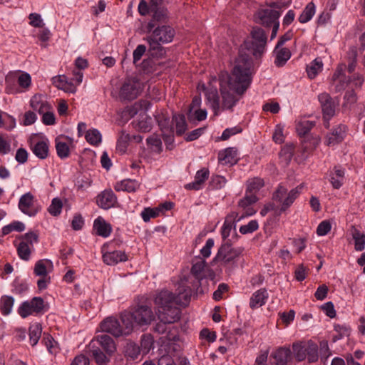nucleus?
<instances>
[{
	"label": "nucleus",
	"instance_id": "obj_1",
	"mask_svg": "<svg viewBox=\"0 0 365 365\" xmlns=\"http://www.w3.org/2000/svg\"><path fill=\"white\" fill-rule=\"evenodd\" d=\"M250 63L240 58L235 61L232 76L227 72L221 73L219 76L220 90L222 97L220 112L229 110L239 101L237 96H242L249 88L252 81V72H250Z\"/></svg>",
	"mask_w": 365,
	"mask_h": 365
},
{
	"label": "nucleus",
	"instance_id": "obj_2",
	"mask_svg": "<svg viewBox=\"0 0 365 365\" xmlns=\"http://www.w3.org/2000/svg\"><path fill=\"white\" fill-rule=\"evenodd\" d=\"M250 34L251 39L245 40L241 45L239 56L235 61H237L240 58L246 60L250 64V72H252L253 62L250 54L255 58L260 57L265 51L267 37L264 31L259 27H254Z\"/></svg>",
	"mask_w": 365,
	"mask_h": 365
},
{
	"label": "nucleus",
	"instance_id": "obj_3",
	"mask_svg": "<svg viewBox=\"0 0 365 365\" xmlns=\"http://www.w3.org/2000/svg\"><path fill=\"white\" fill-rule=\"evenodd\" d=\"M175 35L173 28L170 26H160L156 27L153 32L143 38L149 46L148 51L152 56H163L164 48L161 46L170 43Z\"/></svg>",
	"mask_w": 365,
	"mask_h": 365
},
{
	"label": "nucleus",
	"instance_id": "obj_4",
	"mask_svg": "<svg viewBox=\"0 0 365 365\" xmlns=\"http://www.w3.org/2000/svg\"><path fill=\"white\" fill-rule=\"evenodd\" d=\"M192 289L189 287L182 286L178 294H173L168 290H162L155 298V304L158 310L168 308L170 305L186 306L191 297Z\"/></svg>",
	"mask_w": 365,
	"mask_h": 365
},
{
	"label": "nucleus",
	"instance_id": "obj_5",
	"mask_svg": "<svg viewBox=\"0 0 365 365\" xmlns=\"http://www.w3.org/2000/svg\"><path fill=\"white\" fill-rule=\"evenodd\" d=\"M303 188L301 184L288 191L284 185H279L272 194V203L276 207V213L280 215L285 212L299 196Z\"/></svg>",
	"mask_w": 365,
	"mask_h": 365
},
{
	"label": "nucleus",
	"instance_id": "obj_6",
	"mask_svg": "<svg viewBox=\"0 0 365 365\" xmlns=\"http://www.w3.org/2000/svg\"><path fill=\"white\" fill-rule=\"evenodd\" d=\"M242 252V248L232 247L230 240H227L218 249L217 253L213 259V262L220 263L222 266L235 265Z\"/></svg>",
	"mask_w": 365,
	"mask_h": 365
},
{
	"label": "nucleus",
	"instance_id": "obj_7",
	"mask_svg": "<svg viewBox=\"0 0 365 365\" xmlns=\"http://www.w3.org/2000/svg\"><path fill=\"white\" fill-rule=\"evenodd\" d=\"M135 323L138 326H147L154 321L155 317L150 306L138 304L132 312Z\"/></svg>",
	"mask_w": 365,
	"mask_h": 365
},
{
	"label": "nucleus",
	"instance_id": "obj_8",
	"mask_svg": "<svg viewBox=\"0 0 365 365\" xmlns=\"http://www.w3.org/2000/svg\"><path fill=\"white\" fill-rule=\"evenodd\" d=\"M141 91L139 81L132 78L125 81L120 90V97L123 100L131 101L136 98Z\"/></svg>",
	"mask_w": 365,
	"mask_h": 365
},
{
	"label": "nucleus",
	"instance_id": "obj_9",
	"mask_svg": "<svg viewBox=\"0 0 365 365\" xmlns=\"http://www.w3.org/2000/svg\"><path fill=\"white\" fill-rule=\"evenodd\" d=\"M19 208L24 214L32 217L37 214L40 207L36 203L34 196L30 192L24 194L19 199Z\"/></svg>",
	"mask_w": 365,
	"mask_h": 365
},
{
	"label": "nucleus",
	"instance_id": "obj_10",
	"mask_svg": "<svg viewBox=\"0 0 365 365\" xmlns=\"http://www.w3.org/2000/svg\"><path fill=\"white\" fill-rule=\"evenodd\" d=\"M280 16L279 11L271 9L259 10L256 14V22L264 26H270L278 21Z\"/></svg>",
	"mask_w": 365,
	"mask_h": 365
},
{
	"label": "nucleus",
	"instance_id": "obj_11",
	"mask_svg": "<svg viewBox=\"0 0 365 365\" xmlns=\"http://www.w3.org/2000/svg\"><path fill=\"white\" fill-rule=\"evenodd\" d=\"M347 127L339 124L334 127L326 136L325 144L327 146H334L342 142L346 136Z\"/></svg>",
	"mask_w": 365,
	"mask_h": 365
},
{
	"label": "nucleus",
	"instance_id": "obj_12",
	"mask_svg": "<svg viewBox=\"0 0 365 365\" xmlns=\"http://www.w3.org/2000/svg\"><path fill=\"white\" fill-rule=\"evenodd\" d=\"M101 330L103 332L109 333L115 337L123 336L121 324L115 317H108L101 324Z\"/></svg>",
	"mask_w": 365,
	"mask_h": 365
},
{
	"label": "nucleus",
	"instance_id": "obj_13",
	"mask_svg": "<svg viewBox=\"0 0 365 365\" xmlns=\"http://www.w3.org/2000/svg\"><path fill=\"white\" fill-rule=\"evenodd\" d=\"M158 319L168 324H173L180 319V309L177 305H170L168 308L158 310Z\"/></svg>",
	"mask_w": 365,
	"mask_h": 365
},
{
	"label": "nucleus",
	"instance_id": "obj_14",
	"mask_svg": "<svg viewBox=\"0 0 365 365\" xmlns=\"http://www.w3.org/2000/svg\"><path fill=\"white\" fill-rule=\"evenodd\" d=\"M102 253L103 261L108 265H115L118 262L128 260V256L125 252L120 250L107 252L105 245L102 247Z\"/></svg>",
	"mask_w": 365,
	"mask_h": 365
},
{
	"label": "nucleus",
	"instance_id": "obj_15",
	"mask_svg": "<svg viewBox=\"0 0 365 365\" xmlns=\"http://www.w3.org/2000/svg\"><path fill=\"white\" fill-rule=\"evenodd\" d=\"M96 202L101 208L108 210L115 207L117 197L111 190H106L97 196Z\"/></svg>",
	"mask_w": 365,
	"mask_h": 365
},
{
	"label": "nucleus",
	"instance_id": "obj_16",
	"mask_svg": "<svg viewBox=\"0 0 365 365\" xmlns=\"http://www.w3.org/2000/svg\"><path fill=\"white\" fill-rule=\"evenodd\" d=\"M318 98L321 104L324 118L329 120L335 113V105L332 98L327 93L319 94Z\"/></svg>",
	"mask_w": 365,
	"mask_h": 365
},
{
	"label": "nucleus",
	"instance_id": "obj_17",
	"mask_svg": "<svg viewBox=\"0 0 365 365\" xmlns=\"http://www.w3.org/2000/svg\"><path fill=\"white\" fill-rule=\"evenodd\" d=\"M198 89H202L205 91V96L213 110L215 115H218L220 113V98L216 88H206L205 86L202 84L201 86H198Z\"/></svg>",
	"mask_w": 365,
	"mask_h": 365
},
{
	"label": "nucleus",
	"instance_id": "obj_18",
	"mask_svg": "<svg viewBox=\"0 0 365 365\" xmlns=\"http://www.w3.org/2000/svg\"><path fill=\"white\" fill-rule=\"evenodd\" d=\"M93 341H95L96 345L98 344L101 346L108 356L113 355L116 351V346L113 339L107 334L99 335Z\"/></svg>",
	"mask_w": 365,
	"mask_h": 365
},
{
	"label": "nucleus",
	"instance_id": "obj_19",
	"mask_svg": "<svg viewBox=\"0 0 365 365\" xmlns=\"http://www.w3.org/2000/svg\"><path fill=\"white\" fill-rule=\"evenodd\" d=\"M210 175L207 168H202L198 170L195 176V180L185 185L187 190H199L202 188L204 182L208 179Z\"/></svg>",
	"mask_w": 365,
	"mask_h": 365
},
{
	"label": "nucleus",
	"instance_id": "obj_20",
	"mask_svg": "<svg viewBox=\"0 0 365 365\" xmlns=\"http://www.w3.org/2000/svg\"><path fill=\"white\" fill-rule=\"evenodd\" d=\"M155 120L158 123L161 130L163 131V138L165 141H173V128L170 125L169 118L165 116L163 114H158L155 115Z\"/></svg>",
	"mask_w": 365,
	"mask_h": 365
},
{
	"label": "nucleus",
	"instance_id": "obj_21",
	"mask_svg": "<svg viewBox=\"0 0 365 365\" xmlns=\"http://www.w3.org/2000/svg\"><path fill=\"white\" fill-rule=\"evenodd\" d=\"M270 357L274 359L277 365H287L292 359V351L289 347H279L272 352Z\"/></svg>",
	"mask_w": 365,
	"mask_h": 365
},
{
	"label": "nucleus",
	"instance_id": "obj_22",
	"mask_svg": "<svg viewBox=\"0 0 365 365\" xmlns=\"http://www.w3.org/2000/svg\"><path fill=\"white\" fill-rule=\"evenodd\" d=\"M238 153L236 148H227L218 154V160L223 164L234 165L238 161Z\"/></svg>",
	"mask_w": 365,
	"mask_h": 365
},
{
	"label": "nucleus",
	"instance_id": "obj_23",
	"mask_svg": "<svg viewBox=\"0 0 365 365\" xmlns=\"http://www.w3.org/2000/svg\"><path fill=\"white\" fill-rule=\"evenodd\" d=\"M31 150L38 158L41 160L46 159L48 156L49 153L48 142L47 140L32 142Z\"/></svg>",
	"mask_w": 365,
	"mask_h": 365
},
{
	"label": "nucleus",
	"instance_id": "obj_24",
	"mask_svg": "<svg viewBox=\"0 0 365 365\" xmlns=\"http://www.w3.org/2000/svg\"><path fill=\"white\" fill-rule=\"evenodd\" d=\"M89 351L98 365H108L110 361V356L103 353L100 348L95 344L94 341H91L89 344Z\"/></svg>",
	"mask_w": 365,
	"mask_h": 365
},
{
	"label": "nucleus",
	"instance_id": "obj_25",
	"mask_svg": "<svg viewBox=\"0 0 365 365\" xmlns=\"http://www.w3.org/2000/svg\"><path fill=\"white\" fill-rule=\"evenodd\" d=\"M268 298V294L267 289L263 288L255 292L250 301V307L252 309L262 307L266 302Z\"/></svg>",
	"mask_w": 365,
	"mask_h": 365
},
{
	"label": "nucleus",
	"instance_id": "obj_26",
	"mask_svg": "<svg viewBox=\"0 0 365 365\" xmlns=\"http://www.w3.org/2000/svg\"><path fill=\"white\" fill-rule=\"evenodd\" d=\"M93 229L98 235L107 237L111 233V227L101 217L96 218L93 223Z\"/></svg>",
	"mask_w": 365,
	"mask_h": 365
},
{
	"label": "nucleus",
	"instance_id": "obj_27",
	"mask_svg": "<svg viewBox=\"0 0 365 365\" xmlns=\"http://www.w3.org/2000/svg\"><path fill=\"white\" fill-rule=\"evenodd\" d=\"M140 187V183L135 180L125 179L117 182L114 188L116 191L135 192Z\"/></svg>",
	"mask_w": 365,
	"mask_h": 365
},
{
	"label": "nucleus",
	"instance_id": "obj_28",
	"mask_svg": "<svg viewBox=\"0 0 365 365\" xmlns=\"http://www.w3.org/2000/svg\"><path fill=\"white\" fill-rule=\"evenodd\" d=\"M119 321L121 324L123 334H130L133 329V324L135 323L132 312L121 314Z\"/></svg>",
	"mask_w": 365,
	"mask_h": 365
},
{
	"label": "nucleus",
	"instance_id": "obj_29",
	"mask_svg": "<svg viewBox=\"0 0 365 365\" xmlns=\"http://www.w3.org/2000/svg\"><path fill=\"white\" fill-rule=\"evenodd\" d=\"M274 53L276 56L274 63L278 67L283 66L291 57V52L287 48L277 49L276 46Z\"/></svg>",
	"mask_w": 365,
	"mask_h": 365
},
{
	"label": "nucleus",
	"instance_id": "obj_30",
	"mask_svg": "<svg viewBox=\"0 0 365 365\" xmlns=\"http://www.w3.org/2000/svg\"><path fill=\"white\" fill-rule=\"evenodd\" d=\"M237 217V213L235 212L230 213L226 217L221 230V235L224 240H226V239L230 236Z\"/></svg>",
	"mask_w": 365,
	"mask_h": 365
},
{
	"label": "nucleus",
	"instance_id": "obj_31",
	"mask_svg": "<svg viewBox=\"0 0 365 365\" xmlns=\"http://www.w3.org/2000/svg\"><path fill=\"white\" fill-rule=\"evenodd\" d=\"M344 178V170L340 168L335 167L334 173L330 175V182L333 187L339 189L343 185V180Z\"/></svg>",
	"mask_w": 365,
	"mask_h": 365
},
{
	"label": "nucleus",
	"instance_id": "obj_32",
	"mask_svg": "<svg viewBox=\"0 0 365 365\" xmlns=\"http://www.w3.org/2000/svg\"><path fill=\"white\" fill-rule=\"evenodd\" d=\"M205 265V261L202 258H199L192 266L191 273L198 280V282L204 277L203 271Z\"/></svg>",
	"mask_w": 365,
	"mask_h": 365
},
{
	"label": "nucleus",
	"instance_id": "obj_33",
	"mask_svg": "<svg viewBox=\"0 0 365 365\" xmlns=\"http://www.w3.org/2000/svg\"><path fill=\"white\" fill-rule=\"evenodd\" d=\"M292 349L294 357L298 361H302L307 358V343H294Z\"/></svg>",
	"mask_w": 365,
	"mask_h": 365
},
{
	"label": "nucleus",
	"instance_id": "obj_34",
	"mask_svg": "<svg viewBox=\"0 0 365 365\" xmlns=\"http://www.w3.org/2000/svg\"><path fill=\"white\" fill-rule=\"evenodd\" d=\"M307 357L309 363L317 361L319 359L318 346L316 343L309 340L307 342Z\"/></svg>",
	"mask_w": 365,
	"mask_h": 365
},
{
	"label": "nucleus",
	"instance_id": "obj_35",
	"mask_svg": "<svg viewBox=\"0 0 365 365\" xmlns=\"http://www.w3.org/2000/svg\"><path fill=\"white\" fill-rule=\"evenodd\" d=\"M315 14V5L313 2H309L304 9L299 17V21L305 24L310 21Z\"/></svg>",
	"mask_w": 365,
	"mask_h": 365
},
{
	"label": "nucleus",
	"instance_id": "obj_36",
	"mask_svg": "<svg viewBox=\"0 0 365 365\" xmlns=\"http://www.w3.org/2000/svg\"><path fill=\"white\" fill-rule=\"evenodd\" d=\"M41 325L38 323L34 324L29 327V341L31 346H35L41 336Z\"/></svg>",
	"mask_w": 365,
	"mask_h": 365
},
{
	"label": "nucleus",
	"instance_id": "obj_37",
	"mask_svg": "<svg viewBox=\"0 0 365 365\" xmlns=\"http://www.w3.org/2000/svg\"><path fill=\"white\" fill-rule=\"evenodd\" d=\"M48 264H51V262L48 259H40L37 261L34 269V274L39 277H47V265Z\"/></svg>",
	"mask_w": 365,
	"mask_h": 365
},
{
	"label": "nucleus",
	"instance_id": "obj_38",
	"mask_svg": "<svg viewBox=\"0 0 365 365\" xmlns=\"http://www.w3.org/2000/svg\"><path fill=\"white\" fill-rule=\"evenodd\" d=\"M140 353V346L133 341H129L125 346V354L126 356L135 359Z\"/></svg>",
	"mask_w": 365,
	"mask_h": 365
},
{
	"label": "nucleus",
	"instance_id": "obj_39",
	"mask_svg": "<svg viewBox=\"0 0 365 365\" xmlns=\"http://www.w3.org/2000/svg\"><path fill=\"white\" fill-rule=\"evenodd\" d=\"M323 63L321 60L314 59L307 67V72L309 78L312 79L316 77L319 71L322 68Z\"/></svg>",
	"mask_w": 365,
	"mask_h": 365
},
{
	"label": "nucleus",
	"instance_id": "obj_40",
	"mask_svg": "<svg viewBox=\"0 0 365 365\" xmlns=\"http://www.w3.org/2000/svg\"><path fill=\"white\" fill-rule=\"evenodd\" d=\"M315 123L311 120H302L298 122L296 125V130L299 135L303 136L307 134L314 126Z\"/></svg>",
	"mask_w": 365,
	"mask_h": 365
},
{
	"label": "nucleus",
	"instance_id": "obj_41",
	"mask_svg": "<svg viewBox=\"0 0 365 365\" xmlns=\"http://www.w3.org/2000/svg\"><path fill=\"white\" fill-rule=\"evenodd\" d=\"M173 121L175 123L176 134L178 135H182L187 130V123L185 116L183 115H174Z\"/></svg>",
	"mask_w": 365,
	"mask_h": 365
},
{
	"label": "nucleus",
	"instance_id": "obj_42",
	"mask_svg": "<svg viewBox=\"0 0 365 365\" xmlns=\"http://www.w3.org/2000/svg\"><path fill=\"white\" fill-rule=\"evenodd\" d=\"M153 120L152 118L147 115H142L137 123V128L141 132L147 133L152 129Z\"/></svg>",
	"mask_w": 365,
	"mask_h": 365
},
{
	"label": "nucleus",
	"instance_id": "obj_43",
	"mask_svg": "<svg viewBox=\"0 0 365 365\" xmlns=\"http://www.w3.org/2000/svg\"><path fill=\"white\" fill-rule=\"evenodd\" d=\"M14 299L11 297L4 296L1 299L0 309L3 314H9L12 309Z\"/></svg>",
	"mask_w": 365,
	"mask_h": 365
},
{
	"label": "nucleus",
	"instance_id": "obj_44",
	"mask_svg": "<svg viewBox=\"0 0 365 365\" xmlns=\"http://www.w3.org/2000/svg\"><path fill=\"white\" fill-rule=\"evenodd\" d=\"M264 185L263 179L260 178H254L247 181V190L249 192L256 193L259 191Z\"/></svg>",
	"mask_w": 365,
	"mask_h": 365
},
{
	"label": "nucleus",
	"instance_id": "obj_45",
	"mask_svg": "<svg viewBox=\"0 0 365 365\" xmlns=\"http://www.w3.org/2000/svg\"><path fill=\"white\" fill-rule=\"evenodd\" d=\"M153 345V339L150 334H144L140 340V351L144 354H148Z\"/></svg>",
	"mask_w": 365,
	"mask_h": 365
},
{
	"label": "nucleus",
	"instance_id": "obj_46",
	"mask_svg": "<svg viewBox=\"0 0 365 365\" xmlns=\"http://www.w3.org/2000/svg\"><path fill=\"white\" fill-rule=\"evenodd\" d=\"M129 140L130 135L125 132H122L118 140L116 145V149L120 153L123 154L125 153Z\"/></svg>",
	"mask_w": 365,
	"mask_h": 365
},
{
	"label": "nucleus",
	"instance_id": "obj_47",
	"mask_svg": "<svg viewBox=\"0 0 365 365\" xmlns=\"http://www.w3.org/2000/svg\"><path fill=\"white\" fill-rule=\"evenodd\" d=\"M353 238L354 240L355 250L356 251H362L365 247V235L356 230L353 233Z\"/></svg>",
	"mask_w": 365,
	"mask_h": 365
},
{
	"label": "nucleus",
	"instance_id": "obj_48",
	"mask_svg": "<svg viewBox=\"0 0 365 365\" xmlns=\"http://www.w3.org/2000/svg\"><path fill=\"white\" fill-rule=\"evenodd\" d=\"M63 203L61 199L56 197L52 200L48 208V212L53 216H58L61 212Z\"/></svg>",
	"mask_w": 365,
	"mask_h": 365
},
{
	"label": "nucleus",
	"instance_id": "obj_49",
	"mask_svg": "<svg viewBox=\"0 0 365 365\" xmlns=\"http://www.w3.org/2000/svg\"><path fill=\"white\" fill-rule=\"evenodd\" d=\"M86 139L91 145H98L101 141V134L96 129L89 130L86 132Z\"/></svg>",
	"mask_w": 365,
	"mask_h": 365
},
{
	"label": "nucleus",
	"instance_id": "obj_50",
	"mask_svg": "<svg viewBox=\"0 0 365 365\" xmlns=\"http://www.w3.org/2000/svg\"><path fill=\"white\" fill-rule=\"evenodd\" d=\"M38 240V235L37 233L34 232H30L26 233L25 235L21 237V242L26 244L29 248L31 250L34 247V244L36 243Z\"/></svg>",
	"mask_w": 365,
	"mask_h": 365
},
{
	"label": "nucleus",
	"instance_id": "obj_51",
	"mask_svg": "<svg viewBox=\"0 0 365 365\" xmlns=\"http://www.w3.org/2000/svg\"><path fill=\"white\" fill-rule=\"evenodd\" d=\"M31 249L24 242H20L17 246V253L19 257L23 260H29L30 258Z\"/></svg>",
	"mask_w": 365,
	"mask_h": 365
},
{
	"label": "nucleus",
	"instance_id": "obj_52",
	"mask_svg": "<svg viewBox=\"0 0 365 365\" xmlns=\"http://www.w3.org/2000/svg\"><path fill=\"white\" fill-rule=\"evenodd\" d=\"M257 200V198L255 192H249L247 191L245 196L239 201L238 204L240 207L246 208L247 207L256 202Z\"/></svg>",
	"mask_w": 365,
	"mask_h": 365
},
{
	"label": "nucleus",
	"instance_id": "obj_53",
	"mask_svg": "<svg viewBox=\"0 0 365 365\" xmlns=\"http://www.w3.org/2000/svg\"><path fill=\"white\" fill-rule=\"evenodd\" d=\"M56 149L57 155L61 159L68 158L70 153L69 147L66 143L57 142L56 143Z\"/></svg>",
	"mask_w": 365,
	"mask_h": 365
},
{
	"label": "nucleus",
	"instance_id": "obj_54",
	"mask_svg": "<svg viewBox=\"0 0 365 365\" xmlns=\"http://www.w3.org/2000/svg\"><path fill=\"white\" fill-rule=\"evenodd\" d=\"M18 312L19 315L23 318H26L33 313H35L29 302H24L19 308Z\"/></svg>",
	"mask_w": 365,
	"mask_h": 365
},
{
	"label": "nucleus",
	"instance_id": "obj_55",
	"mask_svg": "<svg viewBox=\"0 0 365 365\" xmlns=\"http://www.w3.org/2000/svg\"><path fill=\"white\" fill-rule=\"evenodd\" d=\"M226 180L220 175L212 176L210 182V185L212 189H221L225 186Z\"/></svg>",
	"mask_w": 365,
	"mask_h": 365
},
{
	"label": "nucleus",
	"instance_id": "obj_56",
	"mask_svg": "<svg viewBox=\"0 0 365 365\" xmlns=\"http://www.w3.org/2000/svg\"><path fill=\"white\" fill-rule=\"evenodd\" d=\"M259 227L258 222L256 220H251L247 225H242L240 227V232L243 234L252 233L257 230Z\"/></svg>",
	"mask_w": 365,
	"mask_h": 365
},
{
	"label": "nucleus",
	"instance_id": "obj_57",
	"mask_svg": "<svg viewBox=\"0 0 365 365\" xmlns=\"http://www.w3.org/2000/svg\"><path fill=\"white\" fill-rule=\"evenodd\" d=\"M18 83L20 87L28 89L31 84V78L27 73H24L18 77Z\"/></svg>",
	"mask_w": 365,
	"mask_h": 365
},
{
	"label": "nucleus",
	"instance_id": "obj_58",
	"mask_svg": "<svg viewBox=\"0 0 365 365\" xmlns=\"http://www.w3.org/2000/svg\"><path fill=\"white\" fill-rule=\"evenodd\" d=\"M331 228V223L329 221L324 220L319 223L317 229V233L319 236H324L328 234Z\"/></svg>",
	"mask_w": 365,
	"mask_h": 365
},
{
	"label": "nucleus",
	"instance_id": "obj_59",
	"mask_svg": "<svg viewBox=\"0 0 365 365\" xmlns=\"http://www.w3.org/2000/svg\"><path fill=\"white\" fill-rule=\"evenodd\" d=\"M29 302L35 313H39L43 309L44 302L41 297H34Z\"/></svg>",
	"mask_w": 365,
	"mask_h": 365
},
{
	"label": "nucleus",
	"instance_id": "obj_60",
	"mask_svg": "<svg viewBox=\"0 0 365 365\" xmlns=\"http://www.w3.org/2000/svg\"><path fill=\"white\" fill-rule=\"evenodd\" d=\"M349 65H348V71L349 73H352L356 65V57H357V51L355 49H351L349 53Z\"/></svg>",
	"mask_w": 365,
	"mask_h": 365
},
{
	"label": "nucleus",
	"instance_id": "obj_61",
	"mask_svg": "<svg viewBox=\"0 0 365 365\" xmlns=\"http://www.w3.org/2000/svg\"><path fill=\"white\" fill-rule=\"evenodd\" d=\"M151 12L153 13V20H156L158 21H164L168 17V10L164 7L155 9L151 11Z\"/></svg>",
	"mask_w": 365,
	"mask_h": 365
},
{
	"label": "nucleus",
	"instance_id": "obj_62",
	"mask_svg": "<svg viewBox=\"0 0 365 365\" xmlns=\"http://www.w3.org/2000/svg\"><path fill=\"white\" fill-rule=\"evenodd\" d=\"M29 19L30 24L34 27L41 28L44 25L41 15L38 14L31 13L29 14Z\"/></svg>",
	"mask_w": 365,
	"mask_h": 365
},
{
	"label": "nucleus",
	"instance_id": "obj_63",
	"mask_svg": "<svg viewBox=\"0 0 365 365\" xmlns=\"http://www.w3.org/2000/svg\"><path fill=\"white\" fill-rule=\"evenodd\" d=\"M159 210L151 208H145L141 212V216L145 222H148L150 218L156 217L158 215Z\"/></svg>",
	"mask_w": 365,
	"mask_h": 365
},
{
	"label": "nucleus",
	"instance_id": "obj_64",
	"mask_svg": "<svg viewBox=\"0 0 365 365\" xmlns=\"http://www.w3.org/2000/svg\"><path fill=\"white\" fill-rule=\"evenodd\" d=\"M321 309L323 310V312L325 313L327 316H328L330 318H334L336 317V311L334 309V304L331 302H328L325 304H324Z\"/></svg>",
	"mask_w": 365,
	"mask_h": 365
}]
</instances>
